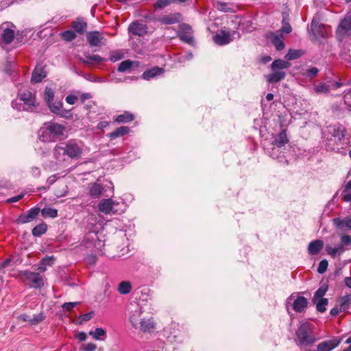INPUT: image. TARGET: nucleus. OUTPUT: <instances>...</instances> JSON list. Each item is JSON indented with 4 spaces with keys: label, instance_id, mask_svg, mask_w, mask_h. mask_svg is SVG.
<instances>
[{
    "label": "nucleus",
    "instance_id": "1",
    "mask_svg": "<svg viewBox=\"0 0 351 351\" xmlns=\"http://www.w3.org/2000/svg\"><path fill=\"white\" fill-rule=\"evenodd\" d=\"M87 152L88 147L82 141L70 139L56 145L53 154L58 160H64L66 156L71 159L78 160Z\"/></svg>",
    "mask_w": 351,
    "mask_h": 351
},
{
    "label": "nucleus",
    "instance_id": "2",
    "mask_svg": "<svg viewBox=\"0 0 351 351\" xmlns=\"http://www.w3.org/2000/svg\"><path fill=\"white\" fill-rule=\"evenodd\" d=\"M104 239L101 232H88L80 245V250L84 249L88 254L90 252L95 258L96 254L101 251L104 247ZM85 255V254H84Z\"/></svg>",
    "mask_w": 351,
    "mask_h": 351
},
{
    "label": "nucleus",
    "instance_id": "3",
    "mask_svg": "<svg viewBox=\"0 0 351 351\" xmlns=\"http://www.w3.org/2000/svg\"><path fill=\"white\" fill-rule=\"evenodd\" d=\"M66 128L62 124L49 121L40 130V138L45 142H54L64 137Z\"/></svg>",
    "mask_w": 351,
    "mask_h": 351
},
{
    "label": "nucleus",
    "instance_id": "4",
    "mask_svg": "<svg viewBox=\"0 0 351 351\" xmlns=\"http://www.w3.org/2000/svg\"><path fill=\"white\" fill-rule=\"evenodd\" d=\"M291 64L286 60H276L271 64V73L267 75L266 78L269 83H277L286 77V73L283 70L290 67Z\"/></svg>",
    "mask_w": 351,
    "mask_h": 351
},
{
    "label": "nucleus",
    "instance_id": "5",
    "mask_svg": "<svg viewBox=\"0 0 351 351\" xmlns=\"http://www.w3.org/2000/svg\"><path fill=\"white\" fill-rule=\"evenodd\" d=\"M296 337L298 345L300 346H311L316 341L312 326L309 323H304L299 326L296 331Z\"/></svg>",
    "mask_w": 351,
    "mask_h": 351
},
{
    "label": "nucleus",
    "instance_id": "6",
    "mask_svg": "<svg viewBox=\"0 0 351 351\" xmlns=\"http://www.w3.org/2000/svg\"><path fill=\"white\" fill-rule=\"evenodd\" d=\"M38 272H33L28 271H20L19 277L24 282H27L30 287L38 289L44 285L43 278L39 272H45L46 267L41 266L38 268Z\"/></svg>",
    "mask_w": 351,
    "mask_h": 351
},
{
    "label": "nucleus",
    "instance_id": "7",
    "mask_svg": "<svg viewBox=\"0 0 351 351\" xmlns=\"http://www.w3.org/2000/svg\"><path fill=\"white\" fill-rule=\"evenodd\" d=\"M50 111L61 117L71 119L73 114L70 110L63 108V103L60 101H51L47 104Z\"/></svg>",
    "mask_w": 351,
    "mask_h": 351
},
{
    "label": "nucleus",
    "instance_id": "8",
    "mask_svg": "<svg viewBox=\"0 0 351 351\" xmlns=\"http://www.w3.org/2000/svg\"><path fill=\"white\" fill-rule=\"evenodd\" d=\"M20 100L23 102L22 110H32L38 106L36 96L29 90H25L20 95Z\"/></svg>",
    "mask_w": 351,
    "mask_h": 351
},
{
    "label": "nucleus",
    "instance_id": "9",
    "mask_svg": "<svg viewBox=\"0 0 351 351\" xmlns=\"http://www.w3.org/2000/svg\"><path fill=\"white\" fill-rule=\"evenodd\" d=\"M328 133L339 142L349 137V133L346 128L340 124L328 126Z\"/></svg>",
    "mask_w": 351,
    "mask_h": 351
},
{
    "label": "nucleus",
    "instance_id": "10",
    "mask_svg": "<svg viewBox=\"0 0 351 351\" xmlns=\"http://www.w3.org/2000/svg\"><path fill=\"white\" fill-rule=\"evenodd\" d=\"M119 205V202H116L110 198L103 199L98 204V209L99 210L100 212H101L106 215L110 214V213L117 214L119 213L118 209H117L115 207Z\"/></svg>",
    "mask_w": 351,
    "mask_h": 351
},
{
    "label": "nucleus",
    "instance_id": "11",
    "mask_svg": "<svg viewBox=\"0 0 351 351\" xmlns=\"http://www.w3.org/2000/svg\"><path fill=\"white\" fill-rule=\"evenodd\" d=\"M342 86L341 82H321L313 85V91L316 94H327L330 90L337 89Z\"/></svg>",
    "mask_w": 351,
    "mask_h": 351
},
{
    "label": "nucleus",
    "instance_id": "12",
    "mask_svg": "<svg viewBox=\"0 0 351 351\" xmlns=\"http://www.w3.org/2000/svg\"><path fill=\"white\" fill-rule=\"evenodd\" d=\"M88 43L91 47L104 46L107 44V39L99 32H90L86 35Z\"/></svg>",
    "mask_w": 351,
    "mask_h": 351
},
{
    "label": "nucleus",
    "instance_id": "13",
    "mask_svg": "<svg viewBox=\"0 0 351 351\" xmlns=\"http://www.w3.org/2000/svg\"><path fill=\"white\" fill-rule=\"evenodd\" d=\"M147 25L138 21L131 23L128 27V33L130 34L138 36H144L147 33Z\"/></svg>",
    "mask_w": 351,
    "mask_h": 351
},
{
    "label": "nucleus",
    "instance_id": "14",
    "mask_svg": "<svg viewBox=\"0 0 351 351\" xmlns=\"http://www.w3.org/2000/svg\"><path fill=\"white\" fill-rule=\"evenodd\" d=\"M178 36L182 41L192 45L193 43V30L191 26L186 23L179 26Z\"/></svg>",
    "mask_w": 351,
    "mask_h": 351
},
{
    "label": "nucleus",
    "instance_id": "15",
    "mask_svg": "<svg viewBox=\"0 0 351 351\" xmlns=\"http://www.w3.org/2000/svg\"><path fill=\"white\" fill-rule=\"evenodd\" d=\"M236 34L235 31L230 32L226 30H221L214 36L213 40L215 43L219 45H224L230 43L232 40L233 35Z\"/></svg>",
    "mask_w": 351,
    "mask_h": 351
},
{
    "label": "nucleus",
    "instance_id": "16",
    "mask_svg": "<svg viewBox=\"0 0 351 351\" xmlns=\"http://www.w3.org/2000/svg\"><path fill=\"white\" fill-rule=\"evenodd\" d=\"M337 36L342 40L345 36H351V17H346L339 24L337 30Z\"/></svg>",
    "mask_w": 351,
    "mask_h": 351
},
{
    "label": "nucleus",
    "instance_id": "17",
    "mask_svg": "<svg viewBox=\"0 0 351 351\" xmlns=\"http://www.w3.org/2000/svg\"><path fill=\"white\" fill-rule=\"evenodd\" d=\"M40 210L39 208H32L27 213L21 215L16 221L19 223L24 224L32 221L38 215Z\"/></svg>",
    "mask_w": 351,
    "mask_h": 351
},
{
    "label": "nucleus",
    "instance_id": "18",
    "mask_svg": "<svg viewBox=\"0 0 351 351\" xmlns=\"http://www.w3.org/2000/svg\"><path fill=\"white\" fill-rule=\"evenodd\" d=\"M143 311L141 307L136 306L135 308L130 313V322L132 326L135 328H138V326L142 321V319L145 317L143 315Z\"/></svg>",
    "mask_w": 351,
    "mask_h": 351
},
{
    "label": "nucleus",
    "instance_id": "19",
    "mask_svg": "<svg viewBox=\"0 0 351 351\" xmlns=\"http://www.w3.org/2000/svg\"><path fill=\"white\" fill-rule=\"evenodd\" d=\"M340 342L341 340L337 339L322 341L317 345V351H330L337 347Z\"/></svg>",
    "mask_w": 351,
    "mask_h": 351
},
{
    "label": "nucleus",
    "instance_id": "20",
    "mask_svg": "<svg viewBox=\"0 0 351 351\" xmlns=\"http://www.w3.org/2000/svg\"><path fill=\"white\" fill-rule=\"evenodd\" d=\"M324 243L322 240L316 239L309 243L308 253L310 255H317L324 248Z\"/></svg>",
    "mask_w": 351,
    "mask_h": 351
},
{
    "label": "nucleus",
    "instance_id": "21",
    "mask_svg": "<svg viewBox=\"0 0 351 351\" xmlns=\"http://www.w3.org/2000/svg\"><path fill=\"white\" fill-rule=\"evenodd\" d=\"M156 323L153 317H144L138 326V328L143 332H150L155 328Z\"/></svg>",
    "mask_w": 351,
    "mask_h": 351
},
{
    "label": "nucleus",
    "instance_id": "22",
    "mask_svg": "<svg viewBox=\"0 0 351 351\" xmlns=\"http://www.w3.org/2000/svg\"><path fill=\"white\" fill-rule=\"evenodd\" d=\"M180 20V14L178 13L169 14L158 18V21L163 25H172L177 23Z\"/></svg>",
    "mask_w": 351,
    "mask_h": 351
},
{
    "label": "nucleus",
    "instance_id": "23",
    "mask_svg": "<svg viewBox=\"0 0 351 351\" xmlns=\"http://www.w3.org/2000/svg\"><path fill=\"white\" fill-rule=\"evenodd\" d=\"M333 223L338 229L342 231L351 230V217H346L342 219L340 218H335L333 219Z\"/></svg>",
    "mask_w": 351,
    "mask_h": 351
},
{
    "label": "nucleus",
    "instance_id": "24",
    "mask_svg": "<svg viewBox=\"0 0 351 351\" xmlns=\"http://www.w3.org/2000/svg\"><path fill=\"white\" fill-rule=\"evenodd\" d=\"M164 73V69L158 66H154L150 69L145 71L142 77L145 80H150L157 76L161 75Z\"/></svg>",
    "mask_w": 351,
    "mask_h": 351
},
{
    "label": "nucleus",
    "instance_id": "25",
    "mask_svg": "<svg viewBox=\"0 0 351 351\" xmlns=\"http://www.w3.org/2000/svg\"><path fill=\"white\" fill-rule=\"evenodd\" d=\"M106 191L105 187L100 184L93 183L90 185L89 194L93 198L100 197Z\"/></svg>",
    "mask_w": 351,
    "mask_h": 351
},
{
    "label": "nucleus",
    "instance_id": "26",
    "mask_svg": "<svg viewBox=\"0 0 351 351\" xmlns=\"http://www.w3.org/2000/svg\"><path fill=\"white\" fill-rule=\"evenodd\" d=\"M308 300L303 296H298L293 303V308L297 313H302L307 307Z\"/></svg>",
    "mask_w": 351,
    "mask_h": 351
},
{
    "label": "nucleus",
    "instance_id": "27",
    "mask_svg": "<svg viewBox=\"0 0 351 351\" xmlns=\"http://www.w3.org/2000/svg\"><path fill=\"white\" fill-rule=\"evenodd\" d=\"M80 61L86 65H90L93 64H99L106 61V59L103 58L99 55H90L85 54L84 58H80Z\"/></svg>",
    "mask_w": 351,
    "mask_h": 351
},
{
    "label": "nucleus",
    "instance_id": "28",
    "mask_svg": "<svg viewBox=\"0 0 351 351\" xmlns=\"http://www.w3.org/2000/svg\"><path fill=\"white\" fill-rule=\"evenodd\" d=\"M46 75L47 73L44 68L41 66H37L32 73L31 80L34 83L40 82L46 77Z\"/></svg>",
    "mask_w": 351,
    "mask_h": 351
},
{
    "label": "nucleus",
    "instance_id": "29",
    "mask_svg": "<svg viewBox=\"0 0 351 351\" xmlns=\"http://www.w3.org/2000/svg\"><path fill=\"white\" fill-rule=\"evenodd\" d=\"M325 250L328 255L335 258L343 254L346 250V248H344L342 245H339L335 247H332L330 245H326V246L325 247Z\"/></svg>",
    "mask_w": 351,
    "mask_h": 351
},
{
    "label": "nucleus",
    "instance_id": "30",
    "mask_svg": "<svg viewBox=\"0 0 351 351\" xmlns=\"http://www.w3.org/2000/svg\"><path fill=\"white\" fill-rule=\"evenodd\" d=\"M1 42L5 44H10L12 43L14 38V30L10 28H5L2 29V32L0 34Z\"/></svg>",
    "mask_w": 351,
    "mask_h": 351
},
{
    "label": "nucleus",
    "instance_id": "31",
    "mask_svg": "<svg viewBox=\"0 0 351 351\" xmlns=\"http://www.w3.org/2000/svg\"><path fill=\"white\" fill-rule=\"evenodd\" d=\"M289 140L287 136L285 130L280 132L275 138L273 145L277 147H282L285 146Z\"/></svg>",
    "mask_w": 351,
    "mask_h": 351
},
{
    "label": "nucleus",
    "instance_id": "32",
    "mask_svg": "<svg viewBox=\"0 0 351 351\" xmlns=\"http://www.w3.org/2000/svg\"><path fill=\"white\" fill-rule=\"evenodd\" d=\"M130 132V128L127 126H121L117 128L115 131L110 133L108 136L112 138H116L118 137L123 136Z\"/></svg>",
    "mask_w": 351,
    "mask_h": 351
},
{
    "label": "nucleus",
    "instance_id": "33",
    "mask_svg": "<svg viewBox=\"0 0 351 351\" xmlns=\"http://www.w3.org/2000/svg\"><path fill=\"white\" fill-rule=\"evenodd\" d=\"M72 28L77 33L82 34L87 27V24L82 20H77L72 23Z\"/></svg>",
    "mask_w": 351,
    "mask_h": 351
},
{
    "label": "nucleus",
    "instance_id": "34",
    "mask_svg": "<svg viewBox=\"0 0 351 351\" xmlns=\"http://www.w3.org/2000/svg\"><path fill=\"white\" fill-rule=\"evenodd\" d=\"M311 30L314 35L324 38L326 36V32L324 27L322 25H318L313 22L311 26Z\"/></svg>",
    "mask_w": 351,
    "mask_h": 351
},
{
    "label": "nucleus",
    "instance_id": "35",
    "mask_svg": "<svg viewBox=\"0 0 351 351\" xmlns=\"http://www.w3.org/2000/svg\"><path fill=\"white\" fill-rule=\"evenodd\" d=\"M134 115L129 112H125L123 114L118 115L114 121L119 123H128L134 120Z\"/></svg>",
    "mask_w": 351,
    "mask_h": 351
},
{
    "label": "nucleus",
    "instance_id": "36",
    "mask_svg": "<svg viewBox=\"0 0 351 351\" xmlns=\"http://www.w3.org/2000/svg\"><path fill=\"white\" fill-rule=\"evenodd\" d=\"M47 230V226L45 223H40L35 226L32 230V234L34 237H40L45 234Z\"/></svg>",
    "mask_w": 351,
    "mask_h": 351
},
{
    "label": "nucleus",
    "instance_id": "37",
    "mask_svg": "<svg viewBox=\"0 0 351 351\" xmlns=\"http://www.w3.org/2000/svg\"><path fill=\"white\" fill-rule=\"evenodd\" d=\"M132 290V285L130 282L122 281L119 283L118 287V291L121 294H128Z\"/></svg>",
    "mask_w": 351,
    "mask_h": 351
},
{
    "label": "nucleus",
    "instance_id": "38",
    "mask_svg": "<svg viewBox=\"0 0 351 351\" xmlns=\"http://www.w3.org/2000/svg\"><path fill=\"white\" fill-rule=\"evenodd\" d=\"M40 212L43 217L55 218L58 216V210L52 208H44Z\"/></svg>",
    "mask_w": 351,
    "mask_h": 351
},
{
    "label": "nucleus",
    "instance_id": "39",
    "mask_svg": "<svg viewBox=\"0 0 351 351\" xmlns=\"http://www.w3.org/2000/svg\"><path fill=\"white\" fill-rule=\"evenodd\" d=\"M303 54L301 50L298 49H289L288 53L286 54L285 58L288 60H292L300 58Z\"/></svg>",
    "mask_w": 351,
    "mask_h": 351
},
{
    "label": "nucleus",
    "instance_id": "40",
    "mask_svg": "<svg viewBox=\"0 0 351 351\" xmlns=\"http://www.w3.org/2000/svg\"><path fill=\"white\" fill-rule=\"evenodd\" d=\"M351 302V295H346L340 299V311H346Z\"/></svg>",
    "mask_w": 351,
    "mask_h": 351
},
{
    "label": "nucleus",
    "instance_id": "41",
    "mask_svg": "<svg viewBox=\"0 0 351 351\" xmlns=\"http://www.w3.org/2000/svg\"><path fill=\"white\" fill-rule=\"evenodd\" d=\"M319 72V69L316 67H311L308 69H306L305 70H303L302 74V75L309 77V78H313L315 77Z\"/></svg>",
    "mask_w": 351,
    "mask_h": 351
},
{
    "label": "nucleus",
    "instance_id": "42",
    "mask_svg": "<svg viewBox=\"0 0 351 351\" xmlns=\"http://www.w3.org/2000/svg\"><path fill=\"white\" fill-rule=\"evenodd\" d=\"M133 64H134V62H132L130 60L123 61L119 64V65L118 66V71L119 72H125V71L130 69L131 67L132 66Z\"/></svg>",
    "mask_w": 351,
    "mask_h": 351
},
{
    "label": "nucleus",
    "instance_id": "43",
    "mask_svg": "<svg viewBox=\"0 0 351 351\" xmlns=\"http://www.w3.org/2000/svg\"><path fill=\"white\" fill-rule=\"evenodd\" d=\"M43 97L47 104L52 101L54 97V91L53 89L49 87H46Z\"/></svg>",
    "mask_w": 351,
    "mask_h": 351
},
{
    "label": "nucleus",
    "instance_id": "44",
    "mask_svg": "<svg viewBox=\"0 0 351 351\" xmlns=\"http://www.w3.org/2000/svg\"><path fill=\"white\" fill-rule=\"evenodd\" d=\"M328 300L327 298L319 299V301L316 303V309L317 311L324 313L326 311V306L328 304Z\"/></svg>",
    "mask_w": 351,
    "mask_h": 351
},
{
    "label": "nucleus",
    "instance_id": "45",
    "mask_svg": "<svg viewBox=\"0 0 351 351\" xmlns=\"http://www.w3.org/2000/svg\"><path fill=\"white\" fill-rule=\"evenodd\" d=\"M327 287L322 286L320 287L315 293L313 300L314 302H316V300L318 299L323 298L322 297L325 295L327 291Z\"/></svg>",
    "mask_w": 351,
    "mask_h": 351
},
{
    "label": "nucleus",
    "instance_id": "46",
    "mask_svg": "<svg viewBox=\"0 0 351 351\" xmlns=\"http://www.w3.org/2000/svg\"><path fill=\"white\" fill-rule=\"evenodd\" d=\"M89 335L96 340H99L100 337L106 335V331L102 328H97L95 331L89 332Z\"/></svg>",
    "mask_w": 351,
    "mask_h": 351
},
{
    "label": "nucleus",
    "instance_id": "47",
    "mask_svg": "<svg viewBox=\"0 0 351 351\" xmlns=\"http://www.w3.org/2000/svg\"><path fill=\"white\" fill-rule=\"evenodd\" d=\"M61 36L66 41H71L76 38V34L72 30H66L61 34Z\"/></svg>",
    "mask_w": 351,
    "mask_h": 351
},
{
    "label": "nucleus",
    "instance_id": "48",
    "mask_svg": "<svg viewBox=\"0 0 351 351\" xmlns=\"http://www.w3.org/2000/svg\"><path fill=\"white\" fill-rule=\"evenodd\" d=\"M216 8L222 12H228L232 10L230 5L228 3L218 1L216 3Z\"/></svg>",
    "mask_w": 351,
    "mask_h": 351
},
{
    "label": "nucleus",
    "instance_id": "49",
    "mask_svg": "<svg viewBox=\"0 0 351 351\" xmlns=\"http://www.w3.org/2000/svg\"><path fill=\"white\" fill-rule=\"evenodd\" d=\"M351 189H347V184L344 186L343 191L341 193L342 199L346 202H351Z\"/></svg>",
    "mask_w": 351,
    "mask_h": 351
},
{
    "label": "nucleus",
    "instance_id": "50",
    "mask_svg": "<svg viewBox=\"0 0 351 351\" xmlns=\"http://www.w3.org/2000/svg\"><path fill=\"white\" fill-rule=\"evenodd\" d=\"M273 44L278 51H280L285 48L284 42L278 36H275L273 38Z\"/></svg>",
    "mask_w": 351,
    "mask_h": 351
},
{
    "label": "nucleus",
    "instance_id": "51",
    "mask_svg": "<svg viewBox=\"0 0 351 351\" xmlns=\"http://www.w3.org/2000/svg\"><path fill=\"white\" fill-rule=\"evenodd\" d=\"M123 58V54L119 51H112L110 53L109 60L112 62H117Z\"/></svg>",
    "mask_w": 351,
    "mask_h": 351
},
{
    "label": "nucleus",
    "instance_id": "52",
    "mask_svg": "<svg viewBox=\"0 0 351 351\" xmlns=\"http://www.w3.org/2000/svg\"><path fill=\"white\" fill-rule=\"evenodd\" d=\"M45 317L43 313L34 315L33 318L29 319V323L32 325L37 324L44 319Z\"/></svg>",
    "mask_w": 351,
    "mask_h": 351
},
{
    "label": "nucleus",
    "instance_id": "53",
    "mask_svg": "<svg viewBox=\"0 0 351 351\" xmlns=\"http://www.w3.org/2000/svg\"><path fill=\"white\" fill-rule=\"evenodd\" d=\"M341 243L339 245H342L344 248L346 246H348L351 244V237L348 235H341Z\"/></svg>",
    "mask_w": 351,
    "mask_h": 351
},
{
    "label": "nucleus",
    "instance_id": "54",
    "mask_svg": "<svg viewBox=\"0 0 351 351\" xmlns=\"http://www.w3.org/2000/svg\"><path fill=\"white\" fill-rule=\"evenodd\" d=\"M171 0H158L155 3V8L162 9L169 5Z\"/></svg>",
    "mask_w": 351,
    "mask_h": 351
},
{
    "label": "nucleus",
    "instance_id": "55",
    "mask_svg": "<svg viewBox=\"0 0 351 351\" xmlns=\"http://www.w3.org/2000/svg\"><path fill=\"white\" fill-rule=\"evenodd\" d=\"M94 314L95 313L93 311H90L89 313L80 315V319H81V322H87L93 317Z\"/></svg>",
    "mask_w": 351,
    "mask_h": 351
},
{
    "label": "nucleus",
    "instance_id": "56",
    "mask_svg": "<svg viewBox=\"0 0 351 351\" xmlns=\"http://www.w3.org/2000/svg\"><path fill=\"white\" fill-rule=\"evenodd\" d=\"M77 304L78 302H66L62 305V308L65 311L70 312Z\"/></svg>",
    "mask_w": 351,
    "mask_h": 351
},
{
    "label": "nucleus",
    "instance_id": "57",
    "mask_svg": "<svg viewBox=\"0 0 351 351\" xmlns=\"http://www.w3.org/2000/svg\"><path fill=\"white\" fill-rule=\"evenodd\" d=\"M344 102L350 108H351V89L345 93Z\"/></svg>",
    "mask_w": 351,
    "mask_h": 351
},
{
    "label": "nucleus",
    "instance_id": "58",
    "mask_svg": "<svg viewBox=\"0 0 351 351\" xmlns=\"http://www.w3.org/2000/svg\"><path fill=\"white\" fill-rule=\"evenodd\" d=\"M340 57L343 60L347 62L350 64V66H351V55L348 54L346 52H341Z\"/></svg>",
    "mask_w": 351,
    "mask_h": 351
},
{
    "label": "nucleus",
    "instance_id": "59",
    "mask_svg": "<svg viewBox=\"0 0 351 351\" xmlns=\"http://www.w3.org/2000/svg\"><path fill=\"white\" fill-rule=\"evenodd\" d=\"M97 348V345L93 343H88L83 348L84 351H94Z\"/></svg>",
    "mask_w": 351,
    "mask_h": 351
},
{
    "label": "nucleus",
    "instance_id": "60",
    "mask_svg": "<svg viewBox=\"0 0 351 351\" xmlns=\"http://www.w3.org/2000/svg\"><path fill=\"white\" fill-rule=\"evenodd\" d=\"M31 173L35 178H38L40 176L41 171L38 167H32L31 168Z\"/></svg>",
    "mask_w": 351,
    "mask_h": 351
},
{
    "label": "nucleus",
    "instance_id": "61",
    "mask_svg": "<svg viewBox=\"0 0 351 351\" xmlns=\"http://www.w3.org/2000/svg\"><path fill=\"white\" fill-rule=\"evenodd\" d=\"M77 97L73 95H69L66 97V101L69 104H74L77 101Z\"/></svg>",
    "mask_w": 351,
    "mask_h": 351
},
{
    "label": "nucleus",
    "instance_id": "62",
    "mask_svg": "<svg viewBox=\"0 0 351 351\" xmlns=\"http://www.w3.org/2000/svg\"><path fill=\"white\" fill-rule=\"evenodd\" d=\"M291 29H291V25L288 23H283L281 31L284 33L288 34L291 32Z\"/></svg>",
    "mask_w": 351,
    "mask_h": 351
},
{
    "label": "nucleus",
    "instance_id": "63",
    "mask_svg": "<svg viewBox=\"0 0 351 351\" xmlns=\"http://www.w3.org/2000/svg\"><path fill=\"white\" fill-rule=\"evenodd\" d=\"M24 195L23 194H20L19 195H16V196H14V197H12L10 199H8V202H18L19 200L21 199L23 197Z\"/></svg>",
    "mask_w": 351,
    "mask_h": 351
},
{
    "label": "nucleus",
    "instance_id": "64",
    "mask_svg": "<svg viewBox=\"0 0 351 351\" xmlns=\"http://www.w3.org/2000/svg\"><path fill=\"white\" fill-rule=\"evenodd\" d=\"M77 337L80 341H86L87 336L85 332H80L78 333Z\"/></svg>",
    "mask_w": 351,
    "mask_h": 351
}]
</instances>
